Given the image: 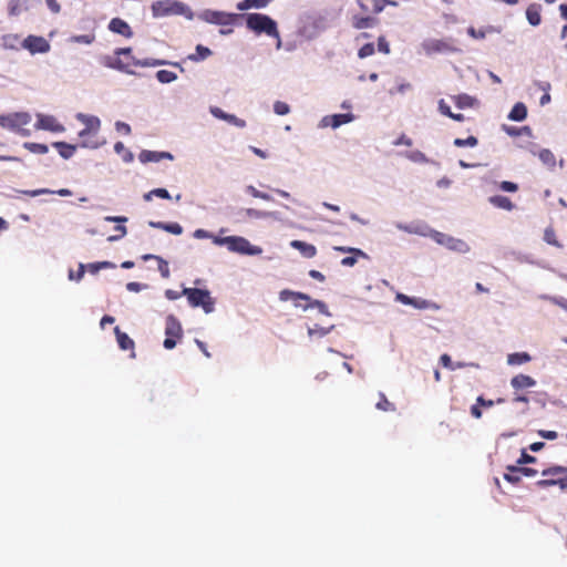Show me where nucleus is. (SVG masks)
<instances>
[{
  "instance_id": "obj_50",
  "label": "nucleus",
  "mask_w": 567,
  "mask_h": 567,
  "mask_svg": "<svg viewBox=\"0 0 567 567\" xmlns=\"http://www.w3.org/2000/svg\"><path fill=\"white\" fill-rule=\"evenodd\" d=\"M378 50L384 54L390 53L389 42L386 41V39L383 35L378 38Z\"/></svg>"
},
{
  "instance_id": "obj_1",
  "label": "nucleus",
  "mask_w": 567,
  "mask_h": 567,
  "mask_svg": "<svg viewBox=\"0 0 567 567\" xmlns=\"http://www.w3.org/2000/svg\"><path fill=\"white\" fill-rule=\"evenodd\" d=\"M102 65L109 69H114L127 74H134V71L130 69L131 65L150 68V66H159V65H173L179 68L183 71V68L178 62H167L165 60L146 58L143 60L135 59L132 55V48H120L114 51L113 55H103L100 59Z\"/></svg>"
},
{
  "instance_id": "obj_64",
  "label": "nucleus",
  "mask_w": 567,
  "mask_h": 567,
  "mask_svg": "<svg viewBox=\"0 0 567 567\" xmlns=\"http://www.w3.org/2000/svg\"><path fill=\"white\" fill-rule=\"evenodd\" d=\"M538 434H539V436H542L543 439H546V440H555L558 436L557 432H555V431L540 430L538 432Z\"/></svg>"
},
{
  "instance_id": "obj_49",
  "label": "nucleus",
  "mask_w": 567,
  "mask_h": 567,
  "mask_svg": "<svg viewBox=\"0 0 567 567\" xmlns=\"http://www.w3.org/2000/svg\"><path fill=\"white\" fill-rule=\"evenodd\" d=\"M165 231L173 235H181L183 233V227L178 223H167Z\"/></svg>"
},
{
  "instance_id": "obj_38",
  "label": "nucleus",
  "mask_w": 567,
  "mask_h": 567,
  "mask_svg": "<svg viewBox=\"0 0 567 567\" xmlns=\"http://www.w3.org/2000/svg\"><path fill=\"white\" fill-rule=\"evenodd\" d=\"M23 147L34 154H45L49 151V148L45 144L33 143V142H25L23 144Z\"/></svg>"
},
{
  "instance_id": "obj_15",
  "label": "nucleus",
  "mask_w": 567,
  "mask_h": 567,
  "mask_svg": "<svg viewBox=\"0 0 567 567\" xmlns=\"http://www.w3.org/2000/svg\"><path fill=\"white\" fill-rule=\"evenodd\" d=\"M37 0H10L8 12L10 16H19L22 12L29 11Z\"/></svg>"
},
{
  "instance_id": "obj_7",
  "label": "nucleus",
  "mask_w": 567,
  "mask_h": 567,
  "mask_svg": "<svg viewBox=\"0 0 567 567\" xmlns=\"http://www.w3.org/2000/svg\"><path fill=\"white\" fill-rule=\"evenodd\" d=\"M183 295L187 297V300L192 307H202L206 313L214 311L215 301L208 290L198 288H185L183 290Z\"/></svg>"
},
{
  "instance_id": "obj_37",
  "label": "nucleus",
  "mask_w": 567,
  "mask_h": 567,
  "mask_svg": "<svg viewBox=\"0 0 567 567\" xmlns=\"http://www.w3.org/2000/svg\"><path fill=\"white\" fill-rule=\"evenodd\" d=\"M538 157L546 166L550 168L555 167L556 157L551 151L544 148L539 152Z\"/></svg>"
},
{
  "instance_id": "obj_54",
  "label": "nucleus",
  "mask_w": 567,
  "mask_h": 567,
  "mask_svg": "<svg viewBox=\"0 0 567 567\" xmlns=\"http://www.w3.org/2000/svg\"><path fill=\"white\" fill-rule=\"evenodd\" d=\"M504 478L512 484H517L518 482H520L522 475L520 473L509 472L504 474Z\"/></svg>"
},
{
  "instance_id": "obj_14",
  "label": "nucleus",
  "mask_w": 567,
  "mask_h": 567,
  "mask_svg": "<svg viewBox=\"0 0 567 567\" xmlns=\"http://www.w3.org/2000/svg\"><path fill=\"white\" fill-rule=\"evenodd\" d=\"M204 18L207 22L214 24L226 25L230 24L234 20V16L220 11H206Z\"/></svg>"
},
{
  "instance_id": "obj_28",
  "label": "nucleus",
  "mask_w": 567,
  "mask_h": 567,
  "mask_svg": "<svg viewBox=\"0 0 567 567\" xmlns=\"http://www.w3.org/2000/svg\"><path fill=\"white\" fill-rule=\"evenodd\" d=\"M22 193L28 196H31V197H35V196L43 195V194H54L53 190H50L48 188H40V189H34V190H23ZM55 194H58L62 197H66V196H71L72 192L68 188H61V189L56 190Z\"/></svg>"
},
{
  "instance_id": "obj_22",
  "label": "nucleus",
  "mask_w": 567,
  "mask_h": 567,
  "mask_svg": "<svg viewBox=\"0 0 567 567\" xmlns=\"http://www.w3.org/2000/svg\"><path fill=\"white\" fill-rule=\"evenodd\" d=\"M488 202L496 208H501L504 210H513L515 208V205L513 202L503 195H495L488 198Z\"/></svg>"
},
{
  "instance_id": "obj_39",
  "label": "nucleus",
  "mask_w": 567,
  "mask_h": 567,
  "mask_svg": "<svg viewBox=\"0 0 567 567\" xmlns=\"http://www.w3.org/2000/svg\"><path fill=\"white\" fill-rule=\"evenodd\" d=\"M156 79L161 83L166 84V83L174 82L177 79V75H176V73L168 71V70H159L156 73Z\"/></svg>"
},
{
  "instance_id": "obj_18",
  "label": "nucleus",
  "mask_w": 567,
  "mask_h": 567,
  "mask_svg": "<svg viewBox=\"0 0 567 567\" xmlns=\"http://www.w3.org/2000/svg\"><path fill=\"white\" fill-rule=\"evenodd\" d=\"M511 385L515 390L528 389L536 385V380L527 374H517L512 378Z\"/></svg>"
},
{
  "instance_id": "obj_35",
  "label": "nucleus",
  "mask_w": 567,
  "mask_h": 567,
  "mask_svg": "<svg viewBox=\"0 0 567 567\" xmlns=\"http://www.w3.org/2000/svg\"><path fill=\"white\" fill-rule=\"evenodd\" d=\"M375 408L378 410L384 411V412H394L395 405L388 400L384 393H379V401L375 404Z\"/></svg>"
},
{
  "instance_id": "obj_16",
  "label": "nucleus",
  "mask_w": 567,
  "mask_h": 567,
  "mask_svg": "<svg viewBox=\"0 0 567 567\" xmlns=\"http://www.w3.org/2000/svg\"><path fill=\"white\" fill-rule=\"evenodd\" d=\"M353 120L352 114H333L330 116H324L321 121L322 126H331L332 128H337L342 124H347Z\"/></svg>"
},
{
  "instance_id": "obj_58",
  "label": "nucleus",
  "mask_w": 567,
  "mask_h": 567,
  "mask_svg": "<svg viewBox=\"0 0 567 567\" xmlns=\"http://www.w3.org/2000/svg\"><path fill=\"white\" fill-rule=\"evenodd\" d=\"M84 276V266L80 265L79 270L74 274L73 271H70L69 278L71 280L80 281Z\"/></svg>"
},
{
  "instance_id": "obj_26",
  "label": "nucleus",
  "mask_w": 567,
  "mask_h": 567,
  "mask_svg": "<svg viewBox=\"0 0 567 567\" xmlns=\"http://www.w3.org/2000/svg\"><path fill=\"white\" fill-rule=\"evenodd\" d=\"M52 145L58 150L60 156L65 159L71 158L76 151L75 145L68 144L65 142H54Z\"/></svg>"
},
{
  "instance_id": "obj_33",
  "label": "nucleus",
  "mask_w": 567,
  "mask_h": 567,
  "mask_svg": "<svg viewBox=\"0 0 567 567\" xmlns=\"http://www.w3.org/2000/svg\"><path fill=\"white\" fill-rule=\"evenodd\" d=\"M271 0H243L238 3L239 10H248L250 8H265Z\"/></svg>"
},
{
  "instance_id": "obj_8",
  "label": "nucleus",
  "mask_w": 567,
  "mask_h": 567,
  "mask_svg": "<svg viewBox=\"0 0 567 567\" xmlns=\"http://www.w3.org/2000/svg\"><path fill=\"white\" fill-rule=\"evenodd\" d=\"M165 334L166 339L163 346L167 350L176 347L178 340L183 337V328L179 320L174 315H168L165 320Z\"/></svg>"
},
{
  "instance_id": "obj_30",
  "label": "nucleus",
  "mask_w": 567,
  "mask_h": 567,
  "mask_svg": "<svg viewBox=\"0 0 567 567\" xmlns=\"http://www.w3.org/2000/svg\"><path fill=\"white\" fill-rule=\"evenodd\" d=\"M210 55H212L210 49H208L207 47H204L202 44H198L196 47V53L189 54L188 59L194 62H199V61L207 59Z\"/></svg>"
},
{
  "instance_id": "obj_36",
  "label": "nucleus",
  "mask_w": 567,
  "mask_h": 567,
  "mask_svg": "<svg viewBox=\"0 0 567 567\" xmlns=\"http://www.w3.org/2000/svg\"><path fill=\"white\" fill-rule=\"evenodd\" d=\"M544 240L554 247L563 248V245L558 241L555 229L549 226L544 230Z\"/></svg>"
},
{
  "instance_id": "obj_5",
  "label": "nucleus",
  "mask_w": 567,
  "mask_h": 567,
  "mask_svg": "<svg viewBox=\"0 0 567 567\" xmlns=\"http://www.w3.org/2000/svg\"><path fill=\"white\" fill-rule=\"evenodd\" d=\"M213 241L219 246H226L229 251L241 255H256L260 252L258 247L251 246L250 243L240 236L213 237Z\"/></svg>"
},
{
  "instance_id": "obj_23",
  "label": "nucleus",
  "mask_w": 567,
  "mask_h": 567,
  "mask_svg": "<svg viewBox=\"0 0 567 567\" xmlns=\"http://www.w3.org/2000/svg\"><path fill=\"white\" fill-rule=\"evenodd\" d=\"M542 8L537 3L529 4L526 9V18L528 22L536 27L540 24L542 22V16H540Z\"/></svg>"
},
{
  "instance_id": "obj_2",
  "label": "nucleus",
  "mask_w": 567,
  "mask_h": 567,
  "mask_svg": "<svg viewBox=\"0 0 567 567\" xmlns=\"http://www.w3.org/2000/svg\"><path fill=\"white\" fill-rule=\"evenodd\" d=\"M247 28L257 34L265 33L278 40L277 48L280 47L281 40L277 28V23L270 17L261 13H249L246 17Z\"/></svg>"
},
{
  "instance_id": "obj_45",
  "label": "nucleus",
  "mask_w": 567,
  "mask_h": 567,
  "mask_svg": "<svg viewBox=\"0 0 567 567\" xmlns=\"http://www.w3.org/2000/svg\"><path fill=\"white\" fill-rule=\"evenodd\" d=\"M386 6L396 7L398 2L393 0H373V12L380 13Z\"/></svg>"
},
{
  "instance_id": "obj_4",
  "label": "nucleus",
  "mask_w": 567,
  "mask_h": 567,
  "mask_svg": "<svg viewBox=\"0 0 567 567\" xmlns=\"http://www.w3.org/2000/svg\"><path fill=\"white\" fill-rule=\"evenodd\" d=\"M279 298L282 301L292 299L295 301V306L300 307L303 310H307L309 308H317L321 313H323L326 316H330L328 307L323 301L311 300L310 296H308L306 293L285 289L282 291H280Z\"/></svg>"
},
{
  "instance_id": "obj_10",
  "label": "nucleus",
  "mask_w": 567,
  "mask_h": 567,
  "mask_svg": "<svg viewBox=\"0 0 567 567\" xmlns=\"http://www.w3.org/2000/svg\"><path fill=\"white\" fill-rule=\"evenodd\" d=\"M183 4L177 1L163 0L156 1L152 4V12L154 17H164L171 13H179Z\"/></svg>"
},
{
  "instance_id": "obj_51",
  "label": "nucleus",
  "mask_w": 567,
  "mask_h": 567,
  "mask_svg": "<svg viewBox=\"0 0 567 567\" xmlns=\"http://www.w3.org/2000/svg\"><path fill=\"white\" fill-rule=\"evenodd\" d=\"M226 122L237 126V127H245L246 126V122L245 120H241L239 117H237L236 115L234 114H227V117L225 120Z\"/></svg>"
},
{
  "instance_id": "obj_19",
  "label": "nucleus",
  "mask_w": 567,
  "mask_h": 567,
  "mask_svg": "<svg viewBox=\"0 0 567 567\" xmlns=\"http://www.w3.org/2000/svg\"><path fill=\"white\" fill-rule=\"evenodd\" d=\"M290 246L306 258H313L317 255V248L312 244L296 239L290 243Z\"/></svg>"
},
{
  "instance_id": "obj_24",
  "label": "nucleus",
  "mask_w": 567,
  "mask_h": 567,
  "mask_svg": "<svg viewBox=\"0 0 567 567\" xmlns=\"http://www.w3.org/2000/svg\"><path fill=\"white\" fill-rule=\"evenodd\" d=\"M39 127L52 132H62L64 130L53 116H41L39 118Z\"/></svg>"
},
{
  "instance_id": "obj_9",
  "label": "nucleus",
  "mask_w": 567,
  "mask_h": 567,
  "mask_svg": "<svg viewBox=\"0 0 567 567\" xmlns=\"http://www.w3.org/2000/svg\"><path fill=\"white\" fill-rule=\"evenodd\" d=\"M422 48L427 55L457 51L452 39H427L422 43Z\"/></svg>"
},
{
  "instance_id": "obj_52",
  "label": "nucleus",
  "mask_w": 567,
  "mask_h": 567,
  "mask_svg": "<svg viewBox=\"0 0 567 567\" xmlns=\"http://www.w3.org/2000/svg\"><path fill=\"white\" fill-rule=\"evenodd\" d=\"M248 192L255 198H261V199H265V200H270L271 199V197L267 193H262V192L256 189L254 186H248Z\"/></svg>"
},
{
  "instance_id": "obj_60",
  "label": "nucleus",
  "mask_w": 567,
  "mask_h": 567,
  "mask_svg": "<svg viewBox=\"0 0 567 567\" xmlns=\"http://www.w3.org/2000/svg\"><path fill=\"white\" fill-rule=\"evenodd\" d=\"M467 33L475 39H483L486 35L484 30H476L473 27L468 28Z\"/></svg>"
},
{
  "instance_id": "obj_31",
  "label": "nucleus",
  "mask_w": 567,
  "mask_h": 567,
  "mask_svg": "<svg viewBox=\"0 0 567 567\" xmlns=\"http://www.w3.org/2000/svg\"><path fill=\"white\" fill-rule=\"evenodd\" d=\"M454 102L458 109H467L474 106L476 100L468 94H458L454 97Z\"/></svg>"
},
{
  "instance_id": "obj_63",
  "label": "nucleus",
  "mask_w": 567,
  "mask_h": 567,
  "mask_svg": "<svg viewBox=\"0 0 567 567\" xmlns=\"http://www.w3.org/2000/svg\"><path fill=\"white\" fill-rule=\"evenodd\" d=\"M394 145H405V146H412V140L408 137L406 135L402 134L394 143Z\"/></svg>"
},
{
  "instance_id": "obj_32",
  "label": "nucleus",
  "mask_w": 567,
  "mask_h": 567,
  "mask_svg": "<svg viewBox=\"0 0 567 567\" xmlns=\"http://www.w3.org/2000/svg\"><path fill=\"white\" fill-rule=\"evenodd\" d=\"M412 307L415 309H432V310H440V306L433 301L423 299V298H415L413 297Z\"/></svg>"
},
{
  "instance_id": "obj_56",
  "label": "nucleus",
  "mask_w": 567,
  "mask_h": 567,
  "mask_svg": "<svg viewBox=\"0 0 567 567\" xmlns=\"http://www.w3.org/2000/svg\"><path fill=\"white\" fill-rule=\"evenodd\" d=\"M330 331V329H324V328H321L319 326H315L313 328H309V334L310 336H313V334H318L320 337H323L326 336L328 332Z\"/></svg>"
},
{
  "instance_id": "obj_13",
  "label": "nucleus",
  "mask_w": 567,
  "mask_h": 567,
  "mask_svg": "<svg viewBox=\"0 0 567 567\" xmlns=\"http://www.w3.org/2000/svg\"><path fill=\"white\" fill-rule=\"evenodd\" d=\"M114 333H115L118 347L122 350H131L130 357L134 359L136 357V353L134 350L135 349L134 340L127 333L121 331V329L118 327L114 328Z\"/></svg>"
},
{
  "instance_id": "obj_55",
  "label": "nucleus",
  "mask_w": 567,
  "mask_h": 567,
  "mask_svg": "<svg viewBox=\"0 0 567 567\" xmlns=\"http://www.w3.org/2000/svg\"><path fill=\"white\" fill-rule=\"evenodd\" d=\"M439 110L443 115L449 116V117H451L453 114V112L451 111V107L445 103L444 100H440Z\"/></svg>"
},
{
  "instance_id": "obj_62",
  "label": "nucleus",
  "mask_w": 567,
  "mask_h": 567,
  "mask_svg": "<svg viewBox=\"0 0 567 567\" xmlns=\"http://www.w3.org/2000/svg\"><path fill=\"white\" fill-rule=\"evenodd\" d=\"M536 458L529 454H527L525 451H523L520 457L518 458V464H526V463H534Z\"/></svg>"
},
{
  "instance_id": "obj_12",
  "label": "nucleus",
  "mask_w": 567,
  "mask_h": 567,
  "mask_svg": "<svg viewBox=\"0 0 567 567\" xmlns=\"http://www.w3.org/2000/svg\"><path fill=\"white\" fill-rule=\"evenodd\" d=\"M22 47L30 51L32 54L45 53L50 50V43L43 37L38 35H28L23 40Z\"/></svg>"
},
{
  "instance_id": "obj_21",
  "label": "nucleus",
  "mask_w": 567,
  "mask_h": 567,
  "mask_svg": "<svg viewBox=\"0 0 567 567\" xmlns=\"http://www.w3.org/2000/svg\"><path fill=\"white\" fill-rule=\"evenodd\" d=\"M434 239L442 245H446L451 249L462 250V247H465V243L458 239H454L453 237L446 236L442 233H435Z\"/></svg>"
},
{
  "instance_id": "obj_53",
  "label": "nucleus",
  "mask_w": 567,
  "mask_h": 567,
  "mask_svg": "<svg viewBox=\"0 0 567 567\" xmlns=\"http://www.w3.org/2000/svg\"><path fill=\"white\" fill-rule=\"evenodd\" d=\"M334 249L341 252H350L355 256L365 257V254L359 248L334 247Z\"/></svg>"
},
{
  "instance_id": "obj_41",
  "label": "nucleus",
  "mask_w": 567,
  "mask_h": 567,
  "mask_svg": "<svg viewBox=\"0 0 567 567\" xmlns=\"http://www.w3.org/2000/svg\"><path fill=\"white\" fill-rule=\"evenodd\" d=\"M153 196H157V197L163 198V199H169L171 198V195L167 192V189H165V188H154V189H152L151 192H148V193H146L144 195V199L146 202H150Z\"/></svg>"
},
{
  "instance_id": "obj_3",
  "label": "nucleus",
  "mask_w": 567,
  "mask_h": 567,
  "mask_svg": "<svg viewBox=\"0 0 567 567\" xmlns=\"http://www.w3.org/2000/svg\"><path fill=\"white\" fill-rule=\"evenodd\" d=\"M76 118L81 121L85 127L79 132V137L81 138V146L87 148H97L101 143L97 140H86V135L97 136V133L101 127V121L99 117L93 115H85L79 113Z\"/></svg>"
},
{
  "instance_id": "obj_20",
  "label": "nucleus",
  "mask_w": 567,
  "mask_h": 567,
  "mask_svg": "<svg viewBox=\"0 0 567 567\" xmlns=\"http://www.w3.org/2000/svg\"><path fill=\"white\" fill-rule=\"evenodd\" d=\"M142 163L159 162L163 158L172 159V154L167 152L142 151L138 156Z\"/></svg>"
},
{
  "instance_id": "obj_25",
  "label": "nucleus",
  "mask_w": 567,
  "mask_h": 567,
  "mask_svg": "<svg viewBox=\"0 0 567 567\" xmlns=\"http://www.w3.org/2000/svg\"><path fill=\"white\" fill-rule=\"evenodd\" d=\"M379 22V20L377 18H372V17H353L352 19V25L358 29V30H362V29H367V28H372L374 25H377Z\"/></svg>"
},
{
  "instance_id": "obj_34",
  "label": "nucleus",
  "mask_w": 567,
  "mask_h": 567,
  "mask_svg": "<svg viewBox=\"0 0 567 567\" xmlns=\"http://www.w3.org/2000/svg\"><path fill=\"white\" fill-rule=\"evenodd\" d=\"M143 258L145 260H147V259H156L157 262H158V271L161 272L162 277L163 278H168L169 277L171 272H169L168 262L166 260H164L162 257L154 256V255H145Z\"/></svg>"
},
{
  "instance_id": "obj_57",
  "label": "nucleus",
  "mask_w": 567,
  "mask_h": 567,
  "mask_svg": "<svg viewBox=\"0 0 567 567\" xmlns=\"http://www.w3.org/2000/svg\"><path fill=\"white\" fill-rule=\"evenodd\" d=\"M395 299L406 306H412L413 297L406 296L404 293H396Z\"/></svg>"
},
{
  "instance_id": "obj_40",
  "label": "nucleus",
  "mask_w": 567,
  "mask_h": 567,
  "mask_svg": "<svg viewBox=\"0 0 567 567\" xmlns=\"http://www.w3.org/2000/svg\"><path fill=\"white\" fill-rule=\"evenodd\" d=\"M69 41L73 43L91 44L95 41V34L91 32L82 35H72Z\"/></svg>"
},
{
  "instance_id": "obj_46",
  "label": "nucleus",
  "mask_w": 567,
  "mask_h": 567,
  "mask_svg": "<svg viewBox=\"0 0 567 567\" xmlns=\"http://www.w3.org/2000/svg\"><path fill=\"white\" fill-rule=\"evenodd\" d=\"M374 52H375L374 44L373 43H365L364 45H362L359 49L358 56L360 59H364V58H368V56L374 54Z\"/></svg>"
},
{
  "instance_id": "obj_27",
  "label": "nucleus",
  "mask_w": 567,
  "mask_h": 567,
  "mask_svg": "<svg viewBox=\"0 0 567 567\" xmlns=\"http://www.w3.org/2000/svg\"><path fill=\"white\" fill-rule=\"evenodd\" d=\"M526 116H527V107L522 102L516 103L508 114L509 120L517 121V122L524 121L526 118Z\"/></svg>"
},
{
  "instance_id": "obj_44",
  "label": "nucleus",
  "mask_w": 567,
  "mask_h": 567,
  "mask_svg": "<svg viewBox=\"0 0 567 567\" xmlns=\"http://www.w3.org/2000/svg\"><path fill=\"white\" fill-rule=\"evenodd\" d=\"M114 151L123 156L125 162H131L133 159V155L130 151L126 150L122 142H116L114 145Z\"/></svg>"
},
{
  "instance_id": "obj_29",
  "label": "nucleus",
  "mask_w": 567,
  "mask_h": 567,
  "mask_svg": "<svg viewBox=\"0 0 567 567\" xmlns=\"http://www.w3.org/2000/svg\"><path fill=\"white\" fill-rule=\"evenodd\" d=\"M530 361V355L527 352H515L507 357V363L511 365H520Z\"/></svg>"
},
{
  "instance_id": "obj_48",
  "label": "nucleus",
  "mask_w": 567,
  "mask_h": 567,
  "mask_svg": "<svg viewBox=\"0 0 567 567\" xmlns=\"http://www.w3.org/2000/svg\"><path fill=\"white\" fill-rule=\"evenodd\" d=\"M499 188L504 192H508V193H515L518 190V185L516 183H513V182H508V181H503L501 184H499Z\"/></svg>"
},
{
  "instance_id": "obj_43",
  "label": "nucleus",
  "mask_w": 567,
  "mask_h": 567,
  "mask_svg": "<svg viewBox=\"0 0 567 567\" xmlns=\"http://www.w3.org/2000/svg\"><path fill=\"white\" fill-rule=\"evenodd\" d=\"M453 143L456 147H474L478 144V140L475 136H468L467 138H455Z\"/></svg>"
},
{
  "instance_id": "obj_17",
  "label": "nucleus",
  "mask_w": 567,
  "mask_h": 567,
  "mask_svg": "<svg viewBox=\"0 0 567 567\" xmlns=\"http://www.w3.org/2000/svg\"><path fill=\"white\" fill-rule=\"evenodd\" d=\"M109 29L117 34H121L125 38H132L133 31L128 23L121 18H113L109 23Z\"/></svg>"
},
{
  "instance_id": "obj_42",
  "label": "nucleus",
  "mask_w": 567,
  "mask_h": 567,
  "mask_svg": "<svg viewBox=\"0 0 567 567\" xmlns=\"http://www.w3.org/2000/svg\"><path fill=\"white\" fill-rule=\"evenodd\" d=\"M507 470L513 473H520L523 476L533 477L537 475V471L530 467H523V466H507Z\"/></svg>"
},
{
  "instance_id": "obj_11",
  "label": "nucleus",
  "mask_w": 567,
  "mask_h": 567,
  "mask_svg": "<svg viewBox=\"0 0 567 567\" xmlns=\"http://www.w3.org/2000/svg\"><path fill=\"white\" fill-rule=\"evenodd\" d=\"M28 113H13L8 115H0V126L9 130H16L21 125H27L30 122Z\"/></svg>"
},
{
  "instance_id": "obj_61",
  "label": "nucleus",
  "mask_w": 567,
  "mask_h": 567,
  "mask_svg": "<svg viewBox=\"0 0 567 567\" xmlns=\"http://www.w3.org/2000/svg\"><path fill=\"white\" fill-rule=\"evenodd\" d=\"M210 113L216 118L224 120V121L226 120L227 114H228V113H225L221 109H219L217 106L210 107Z\"/></svg>"
},
{
  "instance_id": "obj_59",
  "label": "nucleus",
  "mask_w": 567,
  "mask_h": 567,
  "mask_svg": "<svg viewBox=\"0 0 567 567\" xmlns=\"http://www.w3.org/2000/svg\"><path fill=\"white\" fill-rule=\"evenodd\" d=\"M112 264L109 262V261H102V262H97V264H90V270L95 274L101 268H107V267H111Z\"/></svg>"
},
{
  "instance_id": "obj_47",
  "label": "nucleus",
  "mask_w": 567,
  "mask_h": 567,
  "mask_svg": "<svg viewBox=\"0 0 567 567\" xmlns=\"http://www.w3.org/2000/svg\"><path fill=\"white\" fill-rule=\"evenodd\" d=\"M274 111L276 114L278 115H286L289 113L290 111V107L287 103L285 102H281V101H277L275 104H274Z\"/></svg>"
},
{
  "instance_id": "obj_6",
  "label": "nucleus",
  "mask_w": 567,
  "mask_h": 567,
  "mask_svg": "<svg viewBox=\"0 0 567 567\" xmlns=\"http://www.w3.org/2000/svg\"><path fill=\"white\" fill-rule=\"evenodd\" d=\"M543 480L536 482V486L546 488L558 485L561 489L567 488V468L563 466H553L542 472Z\"/></svg>"
}]
</instances>
